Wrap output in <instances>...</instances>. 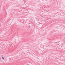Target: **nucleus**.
<instances>
[{"label":"nucleus","mask_w":65,"mask_h":65,"mask_svg":"<svg viewBox=\"0 0 65 65\" xmlns=\"http://www.w3.org/2000/svg\"><path fill=\"white\" fill-rule=\"evenodd\" d=\"M2 59H3V60H4V57H2Z\"/></svg>","instance_id":"nucleus-1"}]
</instances>
